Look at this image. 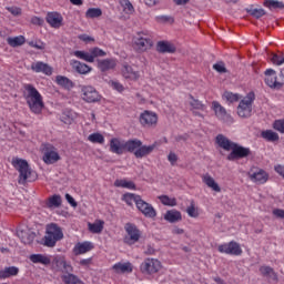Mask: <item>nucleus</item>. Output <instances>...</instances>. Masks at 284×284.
<instances>
[{
    "mask_svg": "<svg viewBox=\"0 0 284 284\" xmlns=\"http://www.w3.org/2000/svg\"><path fill=\"white\" fill-rule=\"evenodd\" d=\"M23 97L24 101H27V105L29 110L33 114H41L43 112L44 103H43V95L34 88L32 84H24L23 85Z\"/></svg>",
    "mask_w": 284,
    "mask_h": 284,
    "instance_id": "obj_1",
    "label": "nucleus"
},
{
    "mask_svg": "<svg viewBox=\"0 0 284 284\" xmlns=\"http://www.w3.org/2000/svg\"><path fill=\"white\" fill-rule=\"evenodd\" d=\"M11 163L13 168H16L19 171L18 183L20 185H26L28 181L37 180V172L32 171L30 164H28V161L20 158H13Z\"/></svg>",
    "mask_w": 284,
    "mask_h": 284,
    "instance_id": "obj_2",
    "label": "nucleus"
},
{
    "mask_svg": "<svg viewBox=\"0 0 284 284\" xmlns=\"http://www.w3.org/2000/svg\"><path fill=\"white\" fill-rule=\"evenodd\" d=\"M63 239V229L57 223L48 224L45 227V235L43 237V245L45 247H54L59 241Z\"/></svg>",
    "mask_w": 284,
    "mask_h": 284,
    "instance_id": "obj_3",
    "label": "nucleus"
},
{
    "mask_svg": "<svg viewBox=\"0 0 284 284\" xmlns=\"http://www.w3.org/2000/svg\"><path fill=\"white\" fill-rule=\"evenodd\" d=\"M255 100L256 94H254V91L248 92L237 105V116H241V119H250V116H252V105H254Z\"/></svg>",
    "mask_w": 284,
    "mask_h": 284,
    "instance_id": "obj_4",
    "label": "nucleus"
},
{
    "mask_svg": "<svg viewBox=\"0 0 284 284\" xmlns=\"http://www.w3.org/2000/svg\"><path fill=\"white\" fill-rule=\"evenodd\" d=\"M133 48L136 52H148L152 48V38L145 32H139L133 38Z\"/></svg>",
    "mask_w": 284,
    "mask_h": 284,
    "instance_id": "obj_5",
    "label": "nucleus"
},
{
    "mask_svg": "<svg viewBox=\"0 0 284 284\" xmlns=\"http://www.w3.org/2000/svg\"><path fill=\"white\" fill-rule=\"evenodd\" d=\"M124 230L126 232V235L124 236V243L126 245H134L135 243H139L141 240V231L139 227L132 223H126L124 225Z\"/></svg>",
    "mask_w": 284,
    "mask_h": 284,
    "instance_id": "obj_6",
    "label": "nucleus"
},
{
    "mask_svg": "<svg viewBox=\"0 0 284 284\" xmlns=\"http://www.w3.org/2000/svg\"><path fill=\"white\" fill-rule=\"evenodd\" d=\"M81 99L85 103H99L101 101V94L92 85L81 87Z\"/></svg>",
    "mask_w": 284,
    "mask_h": 284,
    "instance_id": "obj_7",
    "label": "nucleus"
},
{
    "mask_svg": "<svg viewBox=\"0 0 284 284\" xmlns=\"http://www.w3.org/2000/svg\"><path fill=\"white\" fill-rule=\"evenodd\" d=\"M212 110L219 119V121H223V123H227V125H232L234 123V118L230 113H227V110L221 103L213 101L212 102Z\"/></svg>",
    "mask_w": 284,
    "mask_h": 284,
    "instance_id": "obj_8",
    "label": "nucleus"
},
{
    "mask_svg": "<svg viewBox=\"0 0 284 284\" xmlns=\"http://www.w3.org/2000/svg\"><path fill=\"white\" fill-rule=\"evenodd\" d=\"M161 270V262L155 258H146L140 265L142 274H156Z\"/></svg>",
    "mask_w": 284,
    "mask_h": 284,
    "instance_id": "obj_9",
    "label": "nucleus"
},
{
    "mask_svg": "<svg viewBox=\"0 0 284 284\" xmlns=\"http://www.w3.org/2000/svg\"><path fill=\"white\" fill-rule=\"evenodd\" d=\"M250 148H244L235 142L231 149V153L227 155V161H237V159H245L250 156Z\"/></svg>",
    "mask_w": 284,
    "mask_h": 284,
    "instance_id": "obj_10",
    "label": "nucleus"
},
{
    "mask_svg": "<svg viewBox=\"0 0 284 284\" xmlns=\"http://www.w3.org/2000/svg\"><path fill=\"white\" fill-rule=\"evenodd\" d=\"M217 250L221 254H231V256H241L243 254L241 245L234 241L221 244Z\"/></svg>",
    "mask_w": 284,
    "mask_h": 284,
    "instance_id": "obj_11",
    "label": "nucleus"
},
{
    "mask_svg": "<svg viewBox=\"0 0 284 284\" xmlns=\"http://www.w3.org/2000/svg\"><path fill=\"white\" fill-rule=\"evenodd\" d=\"M140 123L142 128H155L159 123V115L152 111H143L140 114Z\"/></svg>",
    "mask_w": 284,
    "mask_h": 284,
    "instance_id": "obj_12",
    "label": "nucleus"
},
{
    "mask_svg": "<svg viewBox=\"0 0 284 284\" xmlns=\"http://www.w3.org/2000/svg\"><path fill=\"white\" fill-rule=\"evenodd\" d=\"M42 161L47 165H52V164L57 163L58 161H61V155H59V152L57 151V149L54 146L47 145L44 148Z\"/></svg>",
    "mask_w": 284,
    "mask_h": 284,
    "instance_id": "obj_13",
    "label": "nucleus"
},
{
    "mask_svg": "<svg viewBox=\"0 0 284 284\" xmlns=\"http://www.w3.org/2000/svg\"><path fill=\"white\" fill-rule=\"evenodd\" d=\"M265 83L273 90H281L283 88V82L277 81L276 71H274V69H267L265 71Z\"/></svg>",
    "mask_w": 284,
    "mask_h": 284,
    "instance_id": "obj_14",
    "label": "nucleus"
},
{
    "mask_svg": "<svg viewBox=\"0 0 284 284\" xmlns=\"http://www.w3.org/2000/svg\"><path fill=\"white\" fill-rule=\"evenodd\" d=\"M248 176L253 183H257L258 185H263V183H267V172L263 171V169H253L248 172Z\"/></svg>",
    "mask_w": 284,
    "mask_h": 284,
    "instance_id": "obj_15",
    "label": "nucleus"
},
{
    "mask_svg": "<svg viewBox=\"0 0 284 284\" xmlns=\"http://www.w3.org/2000/svg\"><path fill=\"white\" fill-rule=\"evenodd\" d=\"M136 207L146 216V219H154V216H156V210H154V206L142 199L138 202Z\"/></svg>",
    "mask_w": 284,
    "mask_h": 284,
    "instance_id": "obj_16",
    "label": "nucleus"
},
{
    "mask_svg": "<svg viewBox=\"0 0 284 284\" xmlns=\"http://www.w3.org/2000/svg\"><path fill=\"white\" fill-rule=\"evenodd\" d=\"M94 250V244L92 242H79L73 247V254L75 256H81V254H88Z\"/></svg>",
    "mask_w": 284,
    "mask_h": 284,
    "instance_id": "obj_17",
    "label": "nucleus"
},
{
    "mask_svg": "<svg viewBox=\"0 0 284 284\" xmlns=\"http://www.w3.org/2000/svg\"><path fill=\"white\" fill-rule=\"evenodd\" d=\"M47 23H49L51 28L59 29L63 26V16L59 12H49L47 14Z\"/></svg>",
    "mask_w": 284,
    "mask_h": 284,
    "instance_id": "obj_18",
    "label": "nucleus"
},
{
    "mask_svg": "<svg viewBox=\"0 0 284 284\" xmlns=\"http://www.w3.org/2000/svg\"><path fill=\"white\" fill-rule=\"evenodd\" d=\"M17 235L20 241L24 243V245H30L37 236L34 232L30 231L29 229L18 230Z\"/></svg>",
    "mask_w": 284,
    "mask_h": 284,
    "instance_id": "obj_19",
    "label": "nucleus"
},
{
    "mask_svg": "<svg viewBox=\"0 0 284 284\" xmlns=\"http://www.w3.org/2000/svg\"><path fill=\"white\" fill-rule=\"evenodd\" d=\"M110 152L113 154H123V152H125V141L119 140L116 138L111 139Z\"/></svg>",
    "mask_w": 284,
    "mask_h": 284,
    "instance_id": "obj_20",
    "label": "nucleus"
},
{
    "mask_svg": "<svg viewBox=\"0 0 284 284\" xmlns=\"http://www.w3.org/2000/svg\"><path fill=\"white\" fill-rule=\"evenodd\" d=\"M31 70L37 73L42 72V74H47L48 77H50V74H52V67H50V65H48V63L41 62V61L33 62L31 64Z\"/></svg>",
    "mask_w": 284,
    "mask_h": 284,
    "instance_id": "obj_21",
    "label": "nucleus"
},
{
    "mask_svg": "<svg viewBox=\"0 0 284 284\" xmlns=\"http://www.w3.org/2000/svg\"><path fill=\"white\" fill-rule=\"evenodd\" d=\"M122 77L129 79L130 81H138L141 77L139 71H135L131 65L124 64L122 68Z\"/></svg>",
    "mask_w": 284,
    "mask_h": 284,
    "instance_id": "obj_22",
    "label": "nucleus"
},
{
    "mask_svg": "<svg viewBox=\"0 0 284 284\" xmlns=\"http://www.w3.org/2000/svg\"><path fill=\"white\" fill-rule=\"evenodd\" d=\"M217 145L222 148V150H225V152H231L232 148H234L235 142H232V140L227 139L223 134H219L215 139Z\"/></svg>",
    "mask_w": 284,
    "mask_h": 284,
    "instance_id": "obj_23",
    "label": "nucleus"
},
{
    "mask_svg": "<svg viewBox=\"0 0 284 284\" xmlns=\"http://www.w3.org/2000/svg\"><path fill=\"white\" fill-rule=\"evenodd\" d=\"M70 64L78 74H90V72H92V68H90V65L78 60H71Z\"/></svg>",
    "mask_w": 284,
    "mask_h": 284,
    "instance_id": "obj_24",
    "label": "nucleus"
},
{
    "mask_svg": "<svg viewBox=\"0 0 284 284\" xmlns=\"http://www.w3.org/2000/svg\"><path fill=\"white\" fill-rule=\"evenodd\" d=\"M156 149V144L151 145H143L141 144L139 149L134 152L135 159H143V156H148L149 154H152L154 150Z\"/></svg>",
    "mask_w": 284,
    "mask_h": 284,
    "instance_id": "obj_25",
    "label": "nucleus"
},
{
    "mask_svg": "<svg viewBox=\"0 0 284 284\" xmlns=\"http://www.w3.org/2000/svg\"><path fill=\"white\" fill-rule=\"evenodd\" d=\"M112 270L114 271L115 274H130V273H132V263L119 262L112 266Z\"/></svg>",
    "mask_w": 284,
    "mask_h": 284,
    "instance_id": "obj_26",
    "label": "nucleus"
},
{
    "mask_svg": "<svg viewBox=\"0 0 284 284\" xmlns=\"http://www.w3.org/2000/svg\"><path fill=\"white\" fill-rule=\"evenodd\" d=\"M164 221H168V223H179V221H183V215L180 211L172 209L164 214Z\"/></svg>",
    "mask_w": 284,
    "mask_h": 284,
    "instance_id": "obj_27",
    "label": "nucleus"
},
{
    "mask_svg": "<svg viewBox=\"0 0 284 284\" xmlns=\"http://www.w3.org/2000/svg\"><path fill=\"white\" fill-rule=\"evenodd\" d=\"M19 275V267L17 266H6L0 270V278L6 281V278H12V276Z\"/></svg>",
    "mask_w": 284,
    "mask_h": 284,
    "instance_id": "obj_28",
    "label": "nucleus"
},
{
    "mask_svg": "<svg viewBox=\"0 0 284 284\" xmlns=\"http://www.w3.org/2000/svg\"><path fill=\"white\" fill-rule=\"evenodd\" d=\"M98 68L101 72H108V70H114L116 68V60L104 59L98 61Z\"/></svg>",
    "mask_w": 284,
    "mask_h": 284,
    "instance_id": "obj_29",
    "label": "nucleus"
},
{
    "mask_svg": "<svg viewBox=\"0 0 284 284\" xmlns=\"http://www.w3.org/2000/svg\"><path fill=\"white\" fill-rule=\"evenodd\" d=\"M55 265L61 272H64V274H70L74 271L72 267V264L68 261H65V257H58L55 258Z\"/></svg>",
    "mask_w": 284,
    "mask_h": 284,
    "instance_id": "obj_30",
    "label": "nucleus"
},
{
    "mask_svg": "<svg viewBox=\"0 0 284 284\" xmlns=\"http://www.w3.org/2000/svg\"><path fill=\"white\" fill-rule=\"evenodd\" d=\"M203 183H205L206 186H209L213 192H221V186L219 183H216V180L212 178L209 173L204 174L202 176Z\"/></svg>",
    "mask_w": 284,
    "mask_h": 284,
    "instance_id": "obj_31",
    "label": "nucleus"
},
{
    "mask_svg": "<svg viewBox=\"0 0 284 284\" xmlns=\"http://www.w3.org/2000/svg\"><path fill=\"white\" fill-rule=\"evenodd\" d=\"M141 145H143V142L139 139L129 140L124 142V152H133L134 154Z\"/></svg>",
    "mask_w": 284,
    "mask_h": 284,
    "instance_id": "obj_32",
    "label": "nucleus"
},
{
    "mask_svg": "<svg viewBox=\"0 0 284 284\" xmlns=\"http://www.w3.org/2000/svg\"><path fill=\"white\" fill-rule=\"evenodd\" d=\"M104 225V221L95 220L94 223H88L89 232H91V234H101V232H103Z\"/></svg>",
    "mask_w": 284,
    "mask_h": 284,
    "instance_id": "obj_33",
    "label": "nucleus"
},
{
    "mask_svg": "<svg viewBox=\"0 0 284 284\" xmlns=\"http://www.w3.org/2000/svg\"><path fill=\"white\" fill-rule=\"evenodd\" d=\"M260 272L262 276H265V278H268L270 281H278V275H276L274 268L270 266H261Z\"/></svg>",
    "mask_w": 284,
    "mask_h": 284,
    "instance_id": "obj_34",
    "label": "nucleus"
},
{
    "mask_svg": "<svg viewBox=\"0 0 284 284\" xmlns=\"http://www.w3.org/2000/svg\"><path fill=\"white\" fill-rule=\"evenodd\" d=\"M29 261H31V263H40V265H50V257L44 254H31Z\"/></svg>",
    "mask_w": 284,
    "mask_h": 284,
    "instance_id": "obj_35",
    "label": "nucleus"
},
{
    "mask_svg": "<svg viewBox=\"0 0 284 284\" xmlns=\"http://www.w3.org/2000/svg\"><path fill=\"white\" fill-rule=\"evenodd\" d=\"M158 52H176V48L174 47V44L170 43V42H165V41H160L158 42Z\"/></svg>",
    "mask_w": 284,
    "mask_h": 284,
    "instance_id": "obj_36",
    "label": "nucleus"
},
{
    "mask_svg": "<svg viewBox=\"0 0 284 284\" xmlns=\"http://www.w3.org/2000/svg\"><path fill=\"white\" fill-rule=\"evenodd\" d=\"M115 187H124L126 190H136V185L134 182L123 179V180H115L114 182Z\"/></svg>",
    "mask_w": 284,
    "mask_h": 284,
    "instance_id": "obj_37",
    "label": "nucleus"
},
{
    "mask_svg": "<svg viewBox=\"0 0 284 284\" xmlns=\"http://www.w3.org/2000/svg\"><path fill=\"white\" fill-rule=\"evenodd\" d=\"M261 136L262 139H265V141H270L271 143H274V141H278L280 139L278 133L272 130L262 131Z\"/></svg>",
    "mask_w": 284,
    "mask_h": 284,
    "instance_id": "obj_38",
    "label": "nucleus"
},
{
    "mask_svg": "<svg viewBox=\"0 0 284 284\" xmlns=\"http://www.w3.org/2000/svg\"><path fill=\"white\" fill-rule=\"evenodd\" d=\"M73 57H77V59H81V61H87V63H93V57L90 51H74Z\"/></svg>",
    "mask_w": 284,
    "mask_h": 284,
    "instance_id": "obj_39",
    "label": "nucleus"
},
{
    "mask_svg": "<svg viewBox=\"0 0 284 284\" xmlns=\"http://www.w3.org/2000/svg\"><path fill=\"white\" fill-rule=\"evenodd\" d=\"M55 82L58 83V85H61V88H65L67 90H70V88H74V84L71 82V80L63 75H58L55 78Z\"/></svg>",
    "mask_w": 284,
    "mask_h": 284,
    "instance_id": "obj_40",
    "label": "nucleus"
},
{
    "mask_svg": "<svg viewBox=\"0 0 284 284\" xmlns=\"http://www.w3.org/2000/svg\"><path fill=\"white\" fill-rule=\"evenodd\" d=\"M246 12L255 19H261V17H265V11L263 10V8H256L254 6L246 8Z\"/></svg>",
    "mask_w": 284,
    "mask_h": 284,
    "instance_id": "obj_41",
    "label": "nucleus"
},
{
    "mask_svg": "<svg viewBox=\"0 0 284 284\" xmlns=\"http://www.w3.org/2000/svg\"><path fill=\"white\" fill-rule=\"evenodd\" d=\"M123 201L128 205H133V203H135V205H139V201H141V196L134 193H126L123 195Z\"/></svg>",
    "mask_w": 284,
    "mask_h": 284,
    "instance_id": "obj_42",
    "label": "nucleus"
},
{
    "mask_svg": "<svg viewBox=\"0 0 284 284\" xmlns=\"http://www.w3.org/2000/svg\"><path fill=\"white\" fill-rule=\"evenodd\" d=\"M7 42L11 45V48H19V45H23V43H26V38L23 36L8 38Z\"/></svg>",
    "mask_w": 284,
    "mask_h": 284,
    "instance_id": "obj_43",
    "label": "nucleus"
},
{
    "mask_svg": "<svg viewBox=\"0 0 284 284\" xmlns=\"http://www.w3.org/2000/svg\"><path fill=\"white\" fill-rule=\"evenodd\" d=\"M186 214L191 219H199V206L194 203V201H191L190 205L186 207Z\"/></svg>",
    "mask_w": 284,
    "mask_h": 284,
    "instance_id": "obj_44",
    "label": "nucleus"
},
{
    "mask_svg": "<svg viewBox=\"0 0 284 284\" xmlns=\"http://www.w3.org/2000/svg\"><path fill=\"white\" fill-rule=\"evenodd\" d=\"M222 99L224 101H227V103H236V101H239V99H241V95L239 93L225 91L222 95Z\"/></svg>",
    "mask_w": 284,
    "mask_h": 284,
    "instance_id": "obj_45",
    "label": "nucleus"
},
{
    "mask_svg": "<svg viewBox=\"0 0 284 284\" xmlns=\"http://www.w3.org/2000/svg\"><path fill=\"white\" fill-rule=\"evenodd\" d=\"M62 281L65 284H79V283H81V280L79 278V276H77L72 273H67V274L62 275Z\"/></svg>",
    "mask_w": 284,
    "mask_h": 284,
    "instance_id": "obj_46",
    "label": "nucleus"
},
{
    "mask_svg": "<svg viewBox=\"0 0 284 284\" xmlns=\"http://www.w3.org/2000/svg\"><path fill=\"white\" fill-rule=\"evenodd\" d=\"M159 200L161 201L162 205H166L169 207H175V205H176V199L175 197H170L168 195H160Z\"/></svg>",
    "mask_w": 284,
    "mask_h": 284,
    "instance_id": "obj_47",
    "label": "nucleus"
},
{
    "mask_svg": "<svg viewBox=\"0 0 284 284\" xmlns=\"http://www.w3.org/2000/svg\"><path fill=\"white\" fill-rule=\"evenodd\" d=\"M264 8H268V10H283L284 4L281 1H265L264 2Z\"/></svg>",
    "mask_w": 284,
    "mask_h": 284,
    "instance_id": "obj_48",
    "label": "nucleus"
},
{
    "mask_svg": "<svg viewBox=\"0 0 284 284\" xmlns=\"http://www.w3.org/2000/svg\"><path fill=\"white\" fill-rule=\"evenodd\" d=\"M88 141H90V143H99L100 145H103V143H105V138L101 133H92L88 136Z\"/></svg>",
    "mask_w": 284,
    "mask_h": 284,
    "instance_id": "obj_49",
    "label": "nucleus"
},
{
    "mask_svg": "<svg viewBox=\"0 0 284 284\" xmlns=\"http://www.w3.org/2000/svg\"><path fill=\"white\" fill-rule=\"evenodd\" d=\"M101 14H103V11L100 8H90L85 12L87 19H99Z\"/></svg>",
    "mask_w": 284,
    "mask_h": 284,
    "instance_id": "obj_50",
    "label": "nucleus"
},
{
    "mask_svg": "<svg viewBox=\"0 0 284 284\" xmlns=\"http://www.w3.org/2000/svg\"><path fill=\"white\" fill-rule=\"evenodd\" d=\"M61 195L54 194L53 196L49 197L48 207H61Z\"/></svg>",
    "mask_w": 284,
    "mask_h": 284,
    "instance_id": "obj_51",
    "label": "nucleus"
},
{
    "mask_svg": "<svg viewBox=\"0 0 284 284\" xmlns=\"http://www.w3.org/2000/svg\"><path fill=\"white\" fill-rule=\"evenodd\" d=\"M72 121H74V113L68 111L61 115L62 123H65L67 125H72Z\"/></svg>",
    "mask_w": 284,
    "mask_h": 284,
    "instance_id": "obj_52",
    "label": "nucleus"
},
{
    "mask_svg": "<svg viewBox=\"0 0 284 284\" xmlns=\"http://www.w3.org/2000/svg\"><path fill=\"white\" fill-rule=\"evenodd\" d=\"M121 8L125 14L134 13V6H132V2H129V1L121 2Z\"/></svg>",
    "mask_w": 284,
    "mask_h": 284,
    "instance_id": "obj_53",
    "label": "nucleus"
},
{
    "mask_svg": "<svg viewBox=\"0 0 284 284\" xmlns=\"http://www.w3.org/2000/svg\"><path fill=\"white\" fill-rule=\"evenodd\" d=\"M109 85L116 92H123L125 90V87H123V84H121V82H119L116 80H110Z\"/></svg>",
    "mask_w": 284,
    "mask_h": 284,
    "instance_id": "obj_54",
    "label": "nucleus"
},
{
    "mask_svg": "<svg viewBox=\"0 0 284 284\" xmlns=\"http://www.w3.org/2000/svg\"><path fill=\"white\" fill-rule=\"evenodd\" d=\"M190 105L193 110H205V105L203 103L194 98H191Z\"/></svg>",
    "mask_w": 284,
    "mask_h": 284,
    "instance_id": "obj_55",
    "label": "nucleus"
},
{
    "mask_svg": "<svg viewBox=\"0 0 284 284\" xmlns=\"http://www.w3.org/2000/svg\"><path fill=\"white\" fill-rule=\"evenodd\" d=\"M155 20L158 21V23H174V18L170 16H158L155 17Z\"/></svg>",
    "mask_w": 284,
    "mask_h": 284,
    "instance_id": "obj_56",
    "label": "nucleus"
},
{
    "mask_svg": "<svg viewBox=\"0 0 284 284\" xmlns=\"http://www.w3.org/2000/svg\"><path fill=\"white\" fill-rule=\"evenodd\" d=\"M271 61L272 63H274V65H283L284 63V55L283 54H273L271 57Z\"/></svg>",
    "mask_w": 284,
    "mask_h": 284,
    "instance_id": "obj_57",
    "label": "nucleus"
},
{
    "mask_svg": "<svg viewBox=\"0 0 284 284\" xmlns=\"http://www.w3.org/2000/svg\"><path fill=\"white\" fill-rule=\"evenodd\" d=\"M91 57H93V62L97 57H105V51L100 48H93L90 50Z\"/></svg>",
    "mask_w": 284,
    "mask_h": 284,
    "instance_id": "obj_58",
    "label": "nucleus"
},
{
    "mask_svg": "<svg viewBox=\"0 0 284 284\" xmlns=\"http://www.w3.org/2000/svg\"><path fill=\"white\" fill-rule=\"evenodd\" d=\"M273 128L274 130H276L277 132H281V134H284V120H276L273 123Z\"/></svg>",
    "mask_w": 284,
    "mask_h": 284,
    "instance_id": "obj_59",
    "label": "nucleus"
},
{
    "mask_svg": "<svg viewBox=\"0 0 284 284\" xmlns=\"http://www.w3.org/2000/svg\"><path fill=\"white\" fill-rule=\"evenodd\" d=\"M7 10L13 14V17H19L21 14V8L19 7H8Z\"/></svg>",
    "mask_w": 284,
    "mask_h": 284,
    "instance_id": "obj_60",
    "label": "nucleus"
},
{
    "mask_svg": "<svg viewBox=\"0 0 284 284\" xmlns=\"http://www.w3.org/2000/svg\"><path fill=\"white\" fill-rule=\"evenodd\" d=\"M213 68L214 70H216V72H220V73L226 72L225 64L223 62H219L214 64Z\"/></svg>",
    "mask_w": 284,
    "mask_h": 284,
    "instance_id": "obj_61",
    "label": "nucleus"
},
{
    "mask_svg": "<svg viewBox=\"0 0 284 284\" xmlns=\"http://www.w3.org/2000/svg\"><path fill=\"white\" fill-rule=\"evenodd\" d=\"M78 39H80V41H83L84 43H90V42L94 41V38L88 36V34H80V36H78Z\"/></svg>",
    "mask_w": 284,
    "mask_h": 284,
    "instance_id": "obj_62",
    "label": "nucleus"
},
{
    "mask_svg": "<svg viewBox=\"0 0 284 284\" xmlns=\"http://www.w3.org/2000/svg\"><path fill=\"white\" fill-rule=\"evenodd\" d=\"M80 265L82 267H90L92 265V257L81 260Z\"/></svg>",
    "mask_w": 284,
    "mask_h": 284,
    "instance_id": "obj_63",
    "label": "nucleus"
},
{
    "mask_svg": "<svg viewBox=\"0 0 284 284\" xmlns=\"http://www.w3.org/2000/svg\"><path fill=\"white\" fill-rule=\"evenodd\" d=\"M273 214L276 216V219H284V210L283 209L273 210Z\"/></svg>",
    "mask_w": 284,
    "mask_h": 284,
    "instance_id": "obj_64",
    "label": "nucleus"
}]
</instances>
